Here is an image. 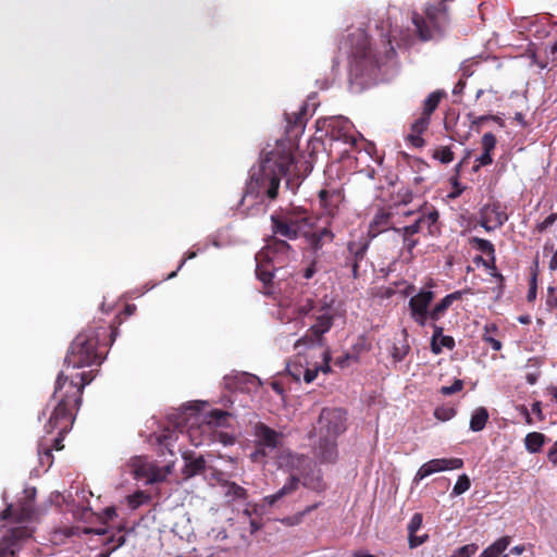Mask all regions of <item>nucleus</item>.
I'll return each mask as SVG.
<instances>
[{
	"instance_id": "1",
	"label": "nucleus",
	"mask_w": 557,
	"mask_h": 557,
	"mask_svg": "<svg viewBox=\"0 0 557 557\" xmlns=\"http://www.w3.org/2000/svg\"><path fill=\"white\" fill-rule=\"evenodd\" d=\"M292 168L297 170L298 166L295 164V156L290 148L278 145L267 153L259 166L252 170L240 200L243 207L249 202L248 214L264 211V200L273 201L277 198L281 178L286 176Z\"/></svg>"
},
{
	"instance_id": "2",
	"label": "nucleus",
	"mask_w": 557,
	"mask_h": 557,
	"mask_svg": "<svg viewBox=\"0 0 557 557\" xmlns=\"http://www.w3.org/2000/svg\"><path fill=\"white\" fill-rule=\"evenodd\" d=\"M92 379L91 371L76 374H66L64 371H61L58 374L52 394L55 405L48 422L45 424V430L48 434L54 431L58 432L57 437L52 440L46 438L52 450H62L64 448V436L73 426L76 412L82 405L84 388Z\"/></svg>"
},
{
	"instance_id": "3",
	"label": "nucleus",
	"mask_w": 557,
	"mask_h": 557,
	"mask_svg": "<svg viewBox=\"0 0 557 557\" xmlns=\"http://www.w3.org/2000/svg\"><path fill=\"white\" fill-rule=\"evenodd\" d=\"M117 334L113 325L99 324L88 326L72 342L64 363L66 371L92 364H101L106 357V348L110 346Z\"/></svg>"
},
{
	"instance_id": "4",
	"label": "nucleus",
	"mask_w": 557,
	"mask_h": 557,
	"mask_svg": "<svg viewBox=\"0 0 557 557\" xmlns=\"http://www.w3.org/2000/svg\"><path fill=\"white\" fill-rule=\"evenodd\" d=\"M351 53L349 57L350 76L359 78L373 74L380 66V58L373 52L369 37L363 32L350 35Z\"/></svg>"
},
{
	"instance_id": "5",
	"label": "nucleus",
	"mask_w": 557,
	"mask_h": 557,
	"mask_svg": "<svg viewBox=\"0 0 557 557\" xmlns=\"http://www.w3.org/2000/svg\"><path fill=\"white\" fill-rule=\"evenodd\" d=\"M270 219L275 236L295 240L309 232L311 216L305 209L292 208L275 212Z\"/></svg>"
},
{
	"instance_id": "6",
	"label": "nucleus",
	"mask_w": 557,
	"mask_h": 557,
	"mask_svg": "<svg viewBox=\"0 0 557 557\" xmlns=\"http://www.w3.org/2000/svg\"><path fill=\"white\" fill-rule=\"evenodd\" d=\"M287 465L293 471H296L297 473L290 474L287 482L276 493L263 498V502L269 506H273L283 497L296 492L300 484L299 475L305 476L307 471L311 468V461L309 457L298 454H288Z\"/></svg>"
},
{
	"instance_id": "7",
	"label": "nucleus",
	"mask_w": 557,
	"mask_h": 557,
	"mask_svg": "<svg viewBox=\"0 0 557 557\" xmlns=\"http://www.w3.org/2000/svg\"><path fill=\"white\" fill-rule=\"evenodd\" d=\"M446 96L447 94L444 90L437 89L432 91L423 101L421 116L411 124L410 133L407 136L408 143L413 147L421 148L424 146L422 134L429 128L432 113L437 109L441 100Z\"/></svg>"
},
{
	"instance_id": "8",
	"label": "nucleus",
	"mask_w": 557,
	"mask_h": 557,
	"mask_svg": "<svg viewBox=\"0 0 557 557\" xmlns=\"http://www.w3.org/2000/svg\"><path fill=\"white\" fill-rule=\"evenodd\" d=\"M333 302V299L327 300L326 297L320 301L317 310L318 314L314 317V323L307 330L305 336L295 343L296 348L301 344L321 342L323 335L332 329L335 319V314L332 312Z\"/></svg>"
},
{
	"instance_id": "9",
	"label": "nucleus",
	"mask_w": 557,
	"mask_h": 557,
	"mask_svg": "<svg viewBox=\"0 0 557 557\" xmlns=\"http://www.w3.org/2000/svg\"><path fill=\"white\" fill-rule=\"evenodd\" d=\"M320 435L336 438L346 430V412L341 408H323L318 419Z\"/></svg>"
},
{
	"instance_id": "10",
	"label": "nucleus",
	"mask_w": 557,
	"mask_h": 557,
	"mask_svg": "<svg viewBox=\"0 0 557 557\" xmlns=\"http://www.w3.org/2000/svg\"><path fill=\"white\" fill-rule=\"evenodd\" d=\"M307 104H302L298 111L285 113L286 120V140H278L276 146L284 145L286 148L292 149L293 156L297 149L296 139L302 133L306 125Z\"/></svg>"
},
{
	"instance_id": "11",
	"label": "nucleus",
	"mask_w": 557,
	"mask_h": 557,
	"mask_svg": "<svg viewBox=\"0 0 557 557\" xmlns=\"http://www.w3.org/2000/svg\"><path fill=\"white\" fill-rule=\"evenodd\" d=\"M434 298V292L430 289H421L409 299L408 307L410 318L421 327L426 325L428 320H431L430 306Z\"/></svg>"
},
{
	"instance_id": "12",
	"label": "nucleus",
	"mask_w": 557,
	"mask_h": 557,
	"mask_svg": "<svg viewBox=\"0 0 557 557\" xmlns=\"http://www.w3.org/2000/svg\"><path fill=\"white\" fill-rule=\"evenodd\" d=\"M255 436L257 438L256 451L252 454L253 460H259L268 456V450H273L280 445L282 433L276 432L263 422H258L255 425Z\"/></svg>"
},
{
	"instance_id": "13",
	"label": "nucleus",
	"mask_w": 557,
	"mask_h": 557,
	"mask_svg": "<svg viewBox=\"0 0 557 557\" xmlns=\"http://www.w3.org/2000/svg\"><path fill=\"white\" fill-rule=\"evenodd\" d=\"M403 215H417L412 223L419 222V233L423 232V230H426V234L430 236H434L440 233L438 211L434 207L428 206L426 202L414 211L403 212Z\"/></svg>"
},
{
	"instance_id": "14",
	"label": "nucleus",
	"mask_w": 557,
	"mask_h": 557,
	"mask_svg": "<svg viewBox=\"0 0 557 557\" xmlns=\"http://www.w3.org/2000/svg\"><path fill=\"white\" fill-rule=\"evenodd\" d=\"M32 536L27 527H16L5 533L0 540V557H14L21 549L22 542Z\"/></svg>"
},
{
	"instance_id": "15",
	"label": "nucleus",
	"mask_w": 557,
	"mask_h": 557,
	"mask_svg": "<svg viewBox=\"0 0 557 557\" xmlns=\"http://www.w3.org/2000/svg\"><path fill=\"white\" fill-rule=\"evenodd\" d=\"M32 536L27 527H16L5 533L0 540V557H14L21 549L22 542Z\"/></svg>"
},
{
	"instance_id": "16",
	"label": "nucleus",
	"mask_w": 557,
	"mask_h": 557,
	"mask_svg": "<svg viewBox=\"0 0 557 557\" xmlns=\"http://www.w3.org/2000/svg\"><path fill=\"white\" fill-rule=\"evenodd\" d=\"M463 467V460L461 458H438L432 459L423 463L417 471L413 481L419 483L424 478L432 475L433 473L461 469Z\"/></svg>"
},
{
	"instance_id": "17",
	"label": "nucleus",
	"mask_w": 557,
	"mask_h": 557,
	"mask_svg": "<svg viewBox=\"0 0 557 557\" xmlns=\"http://www.w3.org/2000/svg\"><path fill=\"white\" fill-rule=\"evenodd\" d=\"M507 220L508 215L499 202L487 203L480 211L479 223L487 232L502 227Z\"/></svg>"
},
{
	"instance_id": "18",
	"label": "nucleus",
	"mask_w": 557,
	"mask_h": 557,
	"mask_svg": "<svg viewBox=\"0 0 557 557\" xmlns=\"http://www.w3.org/2000/svg\"><path fill=\"white\" fill-rule=\"evenodd\" d=\"M326 135L332 140L343 141L345 144L355 145L354 126L348 119L334 117L327 123Z\"/></svg>"
},
{
	"instance_id": "19",
	"label": "nucleus",
	"mask_w": 557,
	"mask_h": 557,
	"mask_svg": "<svg viewBox=\"0 0 557 557\" xmlns=\"http://www.w3.org/2000/svg\"><path fill=\"white\" fill-rule=\"evenodd\" d=\"M368 247V243L363 240H350L347 244V251L343 267L351 270L354 278L359 277V264L364 259Z\"/></svg>"
},
{
	"instance_id": "20",
	"label": "nucleus",
	"mask_w": 557,
	"mask_h": 557,
	"mask_svg": "<svg viewBox=\"0 0 557 557\" xmlns=\"http://www.w3.org/2000/svg\"><path fill=\"white\" fill-rule=\"evenodd\" d=\"M344 198V191L338 188L331 190L322 189L319 191L320 205L325 210V213L332 218L338 214Z\"/></svg>"
},
{
	"instance_id": "21",
	"label": "nucleus",
	"mask_w": 557,
	"mask_h": 557,
	"mask_svg": "<svg viewBox=\"0 0 557 557\" xmlns=\"http://www.w3.org/2000/svg\"><path fill=\"white\" fill-rule=\"evenodd\" d=\"M314 222L311 218L309 222V232L302 234L301 237L306 238L308 246L314 251H319L324 246L325 242H333L334 234L329 227H322L317 231L313 230Z\"/></svg>"
},
{
	"instance_id": "22",
	"label": "nucleus",
	"mask_w": 557,
	"mask_h": 557,
	"mask_svg": "<svg viewBox=\"0 0 557 557\" xmlns=\"http://www.w3.org/2000/svg\"><path fill=\"white\" fill-rule=\"evenodd\" d=\"M35 515L34 503L22 499L16 506L10 505L1 512V519L13 518L18 522L30 521Z\"/></svg>"
},
{
	"instance_id": "23",
	"label": "nucleus",
	"mask_w": 557,
	"mask_h": 557,
	"mask_svg": "<svg viewBox=\"0 0 557 557\" xmlns=\"http://www.w3.org/2000/svg\"><path fill=\"white\" fill-rule=\"evenodd\" d=\"M394 232L401 237L403 248L411 255L413 249L420 243L417 236L419 234V222L411 223L403 227H396L394 228Z\"/></svg>"
},
{
	"instance_id": "24",
	"label": "nucleus",
	"mask_w": 557,
	"mask_h": 557,
	"mask_svg": "<svg viewBox=\"0 0 557 557\" xmlns=\"http://www.w3.org/2000/svg\"><path fill=\"white\" fill-rule=\"evenodd\" d=\"M392 218V212L385 209L377 210L370 223L369 233L374 237L387 230L394 231L396 226H394Z\"/></svg>"
},
{
	"instance_id": "25",
	"label": "nucleus",
	"mask_w": 557,
	"mask_h": 557,
	"mask_svg": "<svg viewBox=\"0 0 557 557\" xmlns=\"http://www.w3.org/2000/svg\"><path fill=\"white\" fill-rule=\"evenodd\" d=\"M256 275L265 285H270L274 277V267L264 251H260L256 255Z\"/></svg>"
},
{
	"instance_id": "26",
	"label": "nucleus",
	"mask_w": 557,
	"mask_h": 557,
	"mask_svg": "<svg viewBox=\"0 0 557 557\" xmlns=\"http://www.w3.org/2000/svg\"><path fill=\"white\" fill-rule=\"evenodd\" d=\"M465 293H467V290H456L436 302L431 309V321L437 322L441 320L454 301L460 300Z\"/></svg>"
},
{
	"instance_id": "27",
	"label": "nucleus",
	"mask_w": 557,
	"mask_h": 557,
	"mask_svg": "<svg viewBox=\"0 0 557 557\" xmlns=\"http://www.w3.org/2000/svg\"><path fill=\"white\" fill-rule=\"evenodd\" d=\"M336 438L320 435L318 456L322 462H334L337 458Z\"/></svg>"
},
{
	"instance_id": "28",
	"label": "nucleus",
	"mask_w": 557,
	"mask_h": 557,
	"mask_svg": "<svg viewBox=\"0 0 557 557\" xmlns=\"http://www.w3.org/2000/svg\"><path fill=\"white\" fill-rule=\"evenodd\" d=\"M184 460L183 474L186 478L198 475L206 469V460L202 456L193 457L191 454H184Z\"/></svg>"
},
{
	"instance_id": "29",
	"label": "nucleus",
	"mask_w": 557,
	"mask_h": 557,
	"mask_svg": "<svg viewBox=\"0 0 557 557\" xmlns=\"http://www.w3.org/2000/svg\"><path fill=\"white\" fill-rule=\"evenodd\" d=\"M472 244L479 251H481L482 253H484L491 258V262H492L491 268L493 269V271H496L494 245L490 240L484 239V238H479V237H473ZM493 275L496 278H498L500 282L504 281V276L500 273L495 272V273H493Z\"/></svg>"
},
{
	"instance_id": "30",
	"label": "nucleus",
	"mask_w": 557,
	"mask_h": 557,
	"mask_svg": "<svg viewBox=\"0 0 557 557\" xmlns=\"http://www.w3.org/2000/svg\"><path fill=\"white\" fill-rule=\"evenodd\" d=\"M223 487L224 497L228 503L235 500H246L248 497L247 491L235 482L224 481L221 483Z\"/></svg>"
},
{
	"instance_id": "31",
	"label": "nucleus",
	"mask_w": 557,
	"mask_h": 557,
	"mask_svg": "<svg viewBox=\"0 0 557 557\" xmlns=\"http://www.w3.org/2000/svg\"><path fill=\"white\" fill-rule=\"evenodd\" d=\"M293 251L292 246L287 239H283L274 234L268 239L264 253H282L287 255Z\"/></svg>"
},
{
	"instance_id": "32",
	"label": "nucleus",
	"mask_w": 557,
	"mask_h": 557,
	"mask_svg": "<svg viewBox=\"0 0 557 557\" xmlns=\"http://www.w3.org/2000/svg\"><path fill=\"white\" fill-rule=\"evenodd\" d=\"M511 543V537L505 535L487 546L480 557H500Z\"/></svg>"
},
{
	"instance_id": "33",
	"label": "nucleus",
	"mask_w": 557,
	"mask_h": 557,
	"mask_svg": "<svg viewBox=\"0 0 557 557\" xmlns=\"http://www.w3.org/2000/svg\"><path fill=\"white\" fill-rule=\"evenodd\" d=\"M488 411L484 407L476 408L470 419V430L473 432L482 431L488 421Z\"/></svg>"
},
{
	"instance_id": "34",
	"label": "nucleus",
	"mask_w": 557,
	"mask_h": 557,
	"mask_svg": "<svg viewBox=\"0 0 557 557\" xmlns=\"http://www.w3.org/2000/svg\"><path fill=\"white\" fill-rule=\"evenodd\" d=\"M546 436L540 432H531L527 434L524 438V445L529 453L535 454L541 451L543 445L545 444Z\"/></svg>"
},
{
	"instance_id": "35",
	"label": "nucleus",
	"mask_w": 557,
	"mask_h": 557,
	"mask_svg": "<svg viewBox=\"0 0 557 557\" xmlns=\"http://www.w3.org/2000/svg\"><path fill=\"white\" fill-rule=\"evenodd\" d=\"M317 308L315 301L311 297H307L297 301L293 307V313L297 319L309 315Z\"/></svg>"
},
{
	"instance_id": "36",
	"label": "nucleus",
	"mask_w": 557,
	"mask_h": 557,
	"mask_svg": "<svg viewBox=\"0 0 557 557\" xmlns=\"http://www.w3.org/2000/svg\"><path fill=\"white\" fill-rule=\"evenodd\" d=\"M38 457L41 467L50 468L53 463L52 448L46 438L38 443Z\"/></svg>"
},
{
	"instance_id": "37",
	"label": "nucleus",
	"mask_w": 557,
	"mask_h": 557,
	"mask_svg": "<svg viewBox=\"0 0 557 557\" xmlns=\"http://www.w3.org/2000/svg\"><path fill=\"white\" fill-rule=\"evenodd\" d=\"M497 332V326L495 324H486L484 327V334L482 336V339L484 343L490 345L495 351H498L502 349L503 344L500 341L493 337V333Z\"/></svg>"
},
{
	"instance_id": "38",
	"label": "nucleus",
	"mask_w": 557,
	"mask_h": 557,
	"mask_svg": "<svg viewBox=\"0 0 557 557\" xmlns=\"http://www.w3.org/2000/svg\"><path fill=\"white\" fill-rule=\"evenodd\" d=\"M454 152L449 146H437L432 151V158L443 164H448L454 160Z\"/></svg>"
},
{
	"instance_id": "39",
	"label": "nucleus",
	"mask_w": 557,
	"mask_h": 557,
	"mask_svg": "<svg viewBox=\"0 0 557 557\" xmlns=\"http://www.w3.org/2000/svg\"><path fill=\"white\" fill-rule=\"evenodd\" d=\"M410 350V346L407 339H404L399 345L394 344L391 356L394 362L403 361Z\"/></svg>"
},
{
	"instance_id": "40",
	"label": "nucleus",
	"mask_w": 557,
	"mask_h": 557,
	"mask_svg": "<svg viewBox=\"0 0 557 557\" xmlns=\"http://www.w3.org/2000/svg\"><path fill=\"white\" fill-rule=\"evenodd\" d=\"M237 380L239 384L246 385L248 392L257 391L261 385L259 377L249 373H242Z\"/></svg>"
},
{
	"instance_id": "41",
	"label": "nucleus",
	"mask_w": 557,
	"mask_h": 557,
	"mask_svg": "<svg viewBox=\"0 0 557 557\" xmlns=\"http://www.w3.org/2000/svg\"><path fill=\"white\" fill-rule=\"evenodd\" d=\"M433 329V335L431 338V350L434 355H440L442 352L441 345H438V339L444 336L443 332L444 329L436 324V322H433L431 324Z\"/></svg>"
},
{
	"instance_id": "42",
	"label": "nucleus",
	"mask_w": 557,
	"mask_h": 557,
	"mask_svg": "<svg viewBox=\"0 0 557 557\" xmlns=\"http://www.w3.org/2000/svg\"><path fill=\"white\" fill-rule=\"evenodd\" d=\"M149 500L150 496L143 491H137L127 497L128 506L132 509H137L139 506L148 503Z\"/></svg>"
},
{
	"instance_id": "43",
	"label": "nucleus",
	"mask_w": 557,
	"mask_h": 557,
	"mask_svg": "<svg viewBox=\"0 0 557 557\" xmlns=\"http://www.w3.org/2000/svg\"><path fill=\"white\" fill-rule=\"evenodd\" d=\"M228 416L226 411L214 409L208 416V423L214 426H222L225 424Z\"/></svg>"
},
{
	"instance_id": "44",
	"label": "nucleus",
	"mask_w": 557,
	"mask_h": 557,
	"mask_svg": "<svg viewBox=\"0 0 557 557\" xmlns=\"http://www.w3.org/2000/svg\"><path fill=\"white\" fill-rule=\"evenodd\" d=\"M479 549V546L475 543L463 545L453 552L449 557H471Z\"/></svg>"
},
{
	"instance_id": "45",
	"label": "nucleus",
	"mask_w": 557,
	"mask_h": 557,
	"mask_svg": "<svg viewBox=\"0 0 557 557\" xmlns=\"http://www.w3.org/2000/svg\"><path fill=\"white\" fill-rule=\"evenodd\" d=\"M471 486L470 479L467 474H461L453 488L454 495H461L467 492Z\"/></svg>"
},
{
	"instance_id": "46",
	"label": "nucleus",
	"mask_w": 557,
	"mask_h": 557,
	"mask_svg": "<svg viewBox=\"0 0 557 557\" xmlns=\"http://www.w3.org/2000/svg\"><path fill=\"white\" fill-rule=\"evenodd\" d=\"M456 409L453 407H438L434 411V417L440 421H448L456 414Z\"/></svg>"
},
{
	"instance_id": "47",
	"label": "nucleus",
	"mask_w": 557,
	"mask_h": 557,
	"mask_svg": "<svg viewBox=\"0 0 557 557\" xmlns=\"http://www.w3.org/2000/svg\"><path fill=\"white\" fill-rule=\"evenodd\" d=\"M413 200V193L408 187L400 188L396 194V203L408 205Z\"/></svg>"
},
{
	"instance_id": "48",
	"label": "nucleus",
	"mask_w": 557,
	"mask_h": 557,
	"mask_svg": "<svg viewBox=\"0 0 557 557\" xmlns=\"http://www.w3.org/2000/svg\"><path fill=\"white\" fill-rule=\"evenodd\" d=\"M536 293H537V271L536 269L532 271L531 278L529 282V290L527 294V300L529 302H532L536 299Z\"/></svg>"
},
{
	"instance_id": "49",
	"label": "nucleus",
	"mask_w": 557,
	"mask_h": 557,
	"mask_svg": "<svg viewBox=\"0 0 557 557\" xmlns=\"http://www.w3.org/2000/svg\"><path fill=\"white\" fill-rule=\"evenodd\" d=\"M302 485L311 490L321 492L325 490V484L321 476L308 480L307 474L304 476Z\"/></svg>"
},
{
	"instance_id": "50",
	"label": "nucleus",
	"mask_w": 557,
	"mask_h": 557,
	"mask_svg": "<svg viewBox=\"0 0 557 557\" xmlns=\"http://www.w3.org/2000/svg\"><path fill=\"white\" fill-rule=\"evenodd\" d=\"M496 143H497V140H496V137L494 134H492V133L484 134L482 137V140H481L483 151L492 153V151L496 147Z\"/></svg>"
},
{
	"instance_id": "51",
	"label": "nucleus",
	"mask_w": 557,
	"mask_h": 557,
	"mask_svg": "<svg viewBox=\"0 0 557 557\" xmlns=\"http://www.w3.org/2000/svg\"><path fill=\"white\" fill-rule=\"evenodd\" d=\"M462 388H463V381L456 379L450 386H442L440 392L444 396H449V395L460 392Z\"/></svg>"
},
{
	"instance_id": "52",
	"label": "nucleus",
	"mask_w": 557,
	"mask_h": 557,
	"mask_svg": "<svg viewBox=\"0 0 557 557\" xmlns=\"http://www.w3.org/2000/svg\"><path fill=\"white\" fill-rule=\"evenodd\" d=\"M469 117L471 119V123L475 126L482 125L486 121H495L498 122L500 125H503V121L497 115H481V116H474L472 113H469Z\"/></svg>"
},
{
	"instance_id": "53",
	"label": "nucleus",
	"mask_w": 557,
	"mask_h": 557,
	"mask_svg": "<svg viewBox=\"0 0 557 557\" xmlns=\"http://www.w3.org/2000/svg\"><path fill=\"white\" fill-rule=\"evenodd\" d=\"M422 515L417 512L412 516V518L410 519V522L408 523V535L410 534H416L417 531L421 528L422 525Z\"/></svg>"
},
{
	"instance_id": "54",
	"label": "nucleus",
	"mask_w": 557,
	"mask_h": 557,
	"mask_svg": "<svg viewBox=\"0 0 557 557\" xmlns=\"http://www.w3.org/2000/svg\"><path fill=\"white\" fill-rule=\"evenodd\" d=\"M475 162H476V164L473 166L474 171H478L481 166H486V165L492 164V162H493L492 153L483 151V153L475 160Z\"/></svg>"
},
{
	"instance_id": "55",
	"label": "nucleus",
	"mask_w": 557,
	"mask_h": 557,
	"mask_svg": "<svg viewBox=\"0 0 557 557\" xmlns=\"http://www.w3.org/2000/svg\"><path fill=\"white\" fill-rule=\"evenodd\" d=\"M429 536L426 534L418 536L416 534L408 535V543L410 548H416L426 542Z\"/></svg>"
},
{
	"instance_id": "56",
	"label": "nucleus",
	"mask_w": 557,
	"mask_h": 557,
	"mask_svg": "<svg viewBox=\"0 0 557 557\" xmlns=\"http://www.w3.org/2000/svg\"><path fill=\"white\" fill-rule=\"evenodd\" d=\"M330 361H331V354L329 350H325L323 352V364L315 367V369H319V372L321 371L323 373L331 372Z\"/></svg>"
},
{
	"instance_id": "57",
	"label": "nucleus",
	"mask_w": 557,
	"mask_h": 557,
	"mask_svg": "<svg viewBox=\"0 0 557 557\" xmlns=\"http://www.w3.org/2000/svg\"><path fill=\"white\" fill-rule=\"evenodd\" d=\"M438 345H441V348L445 347L451 350L455 348V339L449 335H444L438 339Z\"/></svg>"
},
{
	"instance_id": "58",
	"label": "nucleus",
	"mask_w": 557,
	"mask_h": 557,
	"mask_svg": "<svg viewBox=\"0 0 557 557\" xmlns=\"http://www.w3.org/2000/svg\"><path fill=\"white\" fill-rule=\"evenodd\" d=\"M556 287L549 286L547 288V305L557 308V297L555 296Z\"/></svg>"
},
{
	"instance_id": "59",
	"label": "nucleus",
	"mask_w": 557,
	"mask_h": 557,
	"mask_svg": "<svg viewBox=\"0 0 557 557\" xmlns=\"http://www.w3.org/2000/svg\"><path fill=\"white\" fill-rule=\"evenodd\" d=\"M319 373V369H315V367L313 369H306L305 372H304V381L306 383H311L315 380L317 375Z\"/></svg>"
},
{
	"instance_id": "60",
	"label": "nucleus",
	"mask_w": 557,
	"mask_h": 557,
	"mask_svg": "<svg viewBox=\"0 0 557 557\" xmlns=\"http://www.w3.org/2000/svg\"><path fill=\"white\" fill-rule=\"evenodd\" d=\"M553 224H554L553 219H550V216L548 215L544 221H542L541 223H539V224L536 225V231H537L539 233H543V232H545L548 227H550Z\"/></svg>"
},
{
	"instance_id": "61",
	"label": "nucleus",
	"mask_w": 557,
	"mask_h": 557,
	"mask_svg": "<svg viewBox=\"0 0 557 557\" xmlns=\"http://www.w3.org/2000/svg\"><path fill=\"white\" fill-rule=\"evenodd\" d=\"M547 457L554 465H557V441L549 448Z\"/></svg>"
},
{
	"instance_id": "62",
	"label": "nucleus",
	"mask_w": 557,
	"mask_h": 557,
	"mask_svg": "<svg viewBox=\"0 0 557 557\" xmlns=\"http://www.w3.org/2000/svg\"><path fill=\"white\" fill-rule=\"evenodd\" d=\"M315 272H317L315 261H313L308 268L305 269L304 277L309 280L315 274Z\"/></svg>"
},
{
	"instance_id": "63",
	"label": "nucleus",
	"mask_w": 557,
	"mask_h": 557,
	"mask_svg": "<svg viewBox=\"0 0 557 557\" xmlns=\"http://www.w3.org/2000/svg\"><path fill=\"white\" fill-rule=\"evenodd\" d=\"M350 359H351V356L349 354H345L344 356L336 358L335 364L341 368H344L348 364V361Z\"/></svg>"
},
{
	"instance_id": "64",
	"label": "nucleus",
	"mask_w": 557,
	"mask_h": 557,
	"mask_svg": "<svg viewBox=\"0 0 557 557\" xmlns=\"http://www.w3.org/2000/svg\"><path fill=\"white\" fill-rule=\"evenodd\" d=\"M103 515L108 520H112L114 517H116V509L114 507H107L103 510Z\"/></svg>"
}]
</instances>
